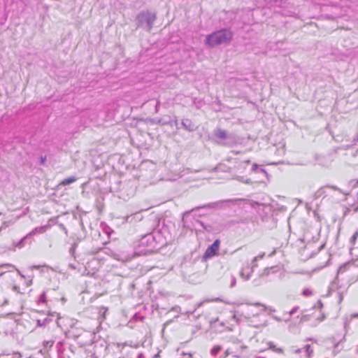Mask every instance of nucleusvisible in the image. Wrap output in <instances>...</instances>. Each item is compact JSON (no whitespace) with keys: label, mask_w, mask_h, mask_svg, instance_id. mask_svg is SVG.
Returning <instances> with one entry per match:
<instances>
[{"label":"nucleus","mask_w":358,"mask_h":358,"mask_svg":"<svg viewBox=\"0 0 358 358\" xmlns=\"http://www.w3.org/2000/svg\"><path fill=\"white\" fill-rule=\"evenodd\" d=\"M38 267H39L38 266H34V268H38Z\"/></svg>","instance_id":"nucleus-24"},{"label":"nucleus","mask_w":358,"mask_h":358,"mask_svg":"<svg viewBox=\"0 0 358 358\" xmlns=\"http://www.w3.org/2000/svg\"><path fill=\"white\" fill-rule=\"evenodd\" d=\"M148 24L149 26V29H151L152 27V23L155 20V15H148L146 18Z\"/></svg>","instance_id":"nucleus-9"},{"label":"nucleus","mask_w":358,"mask_h":358,"mask_svg":"<svg viewBox=\"0 0 358 358\" xmlns=\"http://www.w3.org/2000/svg\"><path fill=\"white\" fill-rule=\"evenodd\" d=\"M234 37L229 29H222L206 36L205 44L208 48H213L223 43H229Z\"/></svg>","instance_id":"nucleus-1"},{"label":"nucleus","mask_w":358,"mask_h":358,"mask_svg":"<svg viewBox=\"0 0 358 358\" xmlns=\"http://www.w3.org/2000/svg\"><path fill=\"white\" fill-rule=\"evenodd\" d=\"M222 350V346L220 345H215L210 350V354L213 356H217L218 353Z\"/></svg>","instance_id":"nucleus-8"},{"label":"nucleus","mask_w":358,"mask_h":358,"mask_svg":"<svg viewBox=\"0 0 358 358\" xmlns=\"http://www.w3.org/2000/svg\"><path fill=\"white\" fill-rule=\"evenodd\" d=\"M69 267L72 268V269H76L77 266L76 264H69Z\"/></svg>","instance_id":"nucleus-20"},{"label":"nucleus","mask_w":358,"mask_h":358,"mask_svg":"<svg viewBox=\"0 0 358 358\" xmlns=\"http://www.w3.org/2000/svg\"><path fill=\"white\" fill-rule=\"evenodd\" d=\"M358 238V230H357L354 234L353 235L351 236V238H350V243L352 245H355L357 243V240Z\"/></svg>","instance_id":"nucleus-10"},{"label":"nucleus","mask_w":358,"mask_h":358,"mask_svg":"<svg viewBox=\"0 0 358 358\" xmlns=\"http://www.w3.org/2000/svg\"><path fill=\"white\" fill-rule=\"evenodd\" d=\"M77 246L76 243H74L69 249V252L73 256L75 253V250Z\"/></svg>","instance_id":"nucleus-18"},{"label":"nucleus","mask_w":358,"mask_h":358,"mask_svg":"<svg viewBox=\"0 0 358 358\" xmlns=\"http://www.w3.org/2000/svg\"><path fill=\"white\" fill-rule=\"evenodd\" d=\"M220 247V241L219 239H216L213 244L207 248L203 254V258L205 259H208L215 256H217L219 255Z\"/></svg>","instance_id":"nucleus-2"},{"label":"nucleus","mask_w":358,"mask_h":358,"mask_svg":"<svg viewBox=\"0 0 358 358\" xmlns=\"http://www.w3.org/2000/svg\"><path fill=\"white\" fill-rule=\"evenodd\" d=\"M54 341H45L43 342V346L45 348H51L53 345Z\"/></svg>","instance_id":"nucleus-13"},{"label":"nucleus","mask_w":358,"mask_h":358,"mask_svg":"<svg viewBox=\"0 0 358 358\" xmlns=\"http://www.w3.org/2000/svg\"><path fill=\"white\" fill-rule=\"evenodd\" d=\"M352 317H358V313H356V314H353L352 315Z\"/></svg>","instance_id":"nucleus-22"},{"label":"nucleus","mask_w":358,"mask_h":358,"mask_svg":"<svg viewBox=\"0 0 358 358\" xmlns=\"http://www.w3.org/2000/svg\"><path fill=\"white\" fill-rule=\"evenodd\" d=\"M77 180V178L75 176H71L70 178H66L63 180L59 185H68L69 184H71Z\"/></svg>","instance_id":"nucleus-7"},{"label":"nucleus","mask_w":358,"mask_h":358,"mask_svg":"<svg viewBox=\"0 0 358 358\" xmlns=\"http://www.w3.org/2000/svg\"><path fill=\"white\" fill-rule=\"evenodd\" d=\"M45 231V227H36L31 231L27 236L35 234L36 233H43Z\"/></svg>","instance_id":"nucleus-11"},{"label":"nucleus","mask_w":358,"mask_h":358,"mask_svg":"<svg viewBox=\"0 0 358 358\" xmlns=\"http://www.w3.org/2000/svg\"><path fill=\"white\" fill-rule=\"evenodd\" d=\"M13 289L14 291L18 292V290H19V287H17V286L15 285V286H13Z\"/></svg>","instance_id":"nucleus-21"},{"label":"nucleus","mask_w":358,"mask_h":358,"mask_svg":"<svg viewBox=\"0 0 358 358\" xmlns=\"http://www.w3.org/2000/svg\"><path fill=\"white\" fill-rule=\"evenodd\" d=\"M27 236L24 237L23 238H22L17 244H16V247H18V248H22L23 246V242L27 238Z\"/></svg>","instance_id":"nucleus-17"},{"label":"nucleus","mask_w":358,"mask_h":358,"mask_svg":"<svg viewBox=\"0 0 358 358\" xmlns=\"http://www.w3.org/2000/svg\"><path fill=\"white\" fill-rule=\"evenodd\" d=\"M50 320L48 319V318H45L44 320H37V323H38V326H44L47 324V322L49 321Z\"/></svg>","instance_id":"nucleus-15"},{"label":"nucleus","mask_w":358,"mask_h":358,"mask_svg":"<svg viewBox=\"0 0 358 358\" xmlns=\"http://www.w3.org/2000/svg\"><path fill=\"white\" fill-rule=\"evenodd\" d=\"M303 349L306 353L307 358H310L314 352V347L312 345L306 344Z\"/></svg>","instance_id":"nucleus-6"},{"label":"nucleus","mask_w":358,"mask_h":358,"mask_svg":"<svg viewBox=\"0 0 358 358\" xmlns=\"http://www.w3.org/2000/svg\"><path fill=\"white\" fill-rule=\"evenodd\" d=\"M240 275H241V277L243 278V280H249V279L250 278V277H251V274H250V273H248L245 274V273H243V271H241L240 272Z\"/></svg>","instance_id":"nucleus-12"},{"label":"nucleus","mask_w":358,"mask_h":358,"mask_svg":"<svg viewBox=\"0 0 358 358\" xmlns=\"http://www.w3.org/2000/svg\"><path fill=\"white\" fill-rule=\"evenodd\" d=\"M303 295L305 296H310L313 295V291L310 289H304L303 290Z\"/></svg>","instance_id":"nucleus-14"},{"label":"nucleus","mask_w":358,"mask_h":358,"mask_svg":"<svg viewBox=\"0 0 358 358\" xmlns=\"http://www.w3.org/2000/svg\"><path fill=\"white\" fill-rule=\"evenodd\" d=\"M215 136L220 140H224L227 138V132L224 129H217L215 131Z\"/></svg>","instance_id":"nucleus-5"},{"label":"nucleus","mask_w":358,"mask_h":358,"mask_svg":"<svg viewBox=\"0 0 358 358\" xmlns=\"http://www.w3.org/2000/svg\"><path fill=\"white\" fill-rule=\"evenodd\" d=\"M12 268L13 270V269H15L17 273L20 275V276L22 278H24V276L21 274V273L20 272V271L17 268H15V266L13 265V264H1L0 265V276L2 275L3 273H5L6 271H1L3 268Z\"/></svg>","instance_id":"nucleus-4"},{"label":"nucleus","mask_w":358,"mask_h":358,"mask_svg":"<svg viewBox=\"0 0 358 358\" xmlns=\"http://www.w3.org/2000/svg\"><path fill=\"white\" fill-rule=\"evenodd\" d=\"M1 213H0V216ZM15 222V220L8 219V218H1L0 217V231L13 224Z\"/></svg>","instance_id":"nucleus-3"},{"label":"nucleus","mask_w":358,"mask_h":358,"mask_svg":"<svg viewBox=\"0 0 358 358\" xmlns=\"http://www.w3.org/2000/svg\"><path fill=\"white\" fill-rule=\"evenodd\" d=\"M39 301L42 303L46 302V293L43 292L39 296Z\"/></svg>","instance_id":"nucleus-16"},{"label":"nucleus","mask_w":358,"mask_h":358,"mask_svg":"<svg viewBox=\"0 0 358 358\" xmlns=\"http://www.w3.org/2000/svg\"><path fill=\"white\" fill-rule=\"evenodd\" d=\"M319 304H320V307L322 308V306H323V305H322V302H321V301H319Z\"/></svg>","instance_id":"nucleus-23"},{"label":"nucleus","mask_w":358,"mask_h":358,"mask_svg":"<svg viewBox=\"0 0 358 358\" xmlns=\"http://www.w3.org/2000/svg\"><path fill=\"white\" fill-rule=\"evenodd\" d=\"M257 358H264V357H257Z\"/></svg>","instance_id":"nucleus-25"},{"label":"nucleus","mask_w":358,"mask_h":358,"mask_svg":"<svg viewBox=\"0 0 358 358\" xmlns=\"http://www.w3.org/2000/svg\"><path fill=\"white\" fill-rule=\"evenodd\" d=\"M231 352L230 351L229 349H227L225 350L224 353V356L222 358H226Z\"/></svg>","instance_id":"nucleus-19"}]
</instances>
